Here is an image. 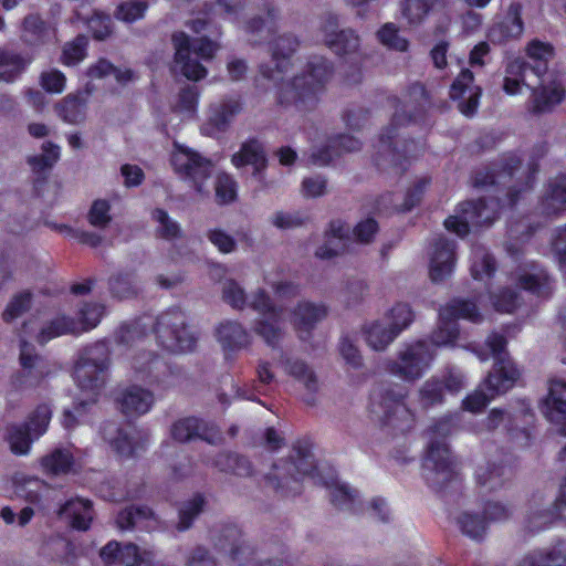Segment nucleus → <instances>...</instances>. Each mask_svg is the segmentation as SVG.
Segmentation results:
<instances>
[{
	"instance_id": "1",
	"label": "nucleus",
	"mask_w": 566,
	"mask_h": 566,
	"mask_svg": "<svg viewBox=\"0 0 566 566\" xmlns=\"http://www.w3.org/2000/svg\"><path fill=\"white\" fill-rule=\"evenodd\" d=\"M486 345L495 358V365L480 388L463 400L464 409L472 412L483 410L491 399L512 388L520 377V370L507 357L504 336L494 333L489 336Z\"/></svg>"
},
{
	"instance_id": "2",
	"label": "nucleus",
	"mask_w": 566,
	"mask_h": 566,
	"mask_svg": "<svg viewBox=\"0 0 566 566\" xmlns=\"http://www.w3.org/2000/svg\"><path fill=\"white\" fill-rule=\"evenodd\" d=\"M332 75V67L324 57H314L303 75L283 83L279 92V103L294 106L300 112L315 108L318 93Z\"/></svg>"
},
{
	"instance_id": "3",
	"label": "nucleus",
	"mask_w": 566,
	"mask_h": 566,
	"mask_svg": "<svg viewBox=\"0 0 566 566\" xmlns=\"http://www.w3.org/2000/svg\"><path fill=\"white\" fill-rule=\"evenodd\" d=\"M171 41L175 49V66L179 72L195 82L206 77V67L196 59H192L191 54L195 53L202 60H211L219 46L206 38L190 41L185 32H175Z\"/></svg>"
},
{
	"instance_id": "4",
	"label": "nucleus",
	"mask_w": 566,
	"mask_h": 566,
	"mask_svg": "<svg viewBox=\"0 0 566 566\" xmlns=\"http://www.w3.org/2000/svg\"><path fill=\"white\" fill-rule=\"evenodd\" d=\"M108 358L103 346L88 350L74 369V378L82 391L87 392L88 398L81 401L75 411L82 415V410L90 403L95 402V397L105 384Z\"/></svg>"
},
{
	"instance_id": "5",
	"label": "nucleus",
	"mask_w": 566,
	"mask_h": 566,
	"mask_svg": "<svg viewBox=\"0 0 566 566\" xmlns=\"http://www.w3.org/2000/svg\"><path fill=\"white\" fill-rule=\"evenodd\" d=\"M390 104L395 108V115L391 120L390 127H387L385 132H382L379 136L377 143V150L374 156L375 164L378 168L382 170L394 169L398 171L399 166L401 165L402 154L406 155L409 153V147L413 146V143H408L406 140L396 142L395 148H392V138L391 135L394 127L397 125L402 126L411 119V116L407 117L405 114H400V109L402 113L406 112L407 108H410L409 101H405L403 105L400 107V102L398 98L392 97L389 99Z\"/></svg>"
},
{
	"instance_id": "6",
	"label": "nucleus",
	"mask_w": 566,
	"mask_h": 566,
	"mask_svg": "<svg viewBox=\"0 0 566 566\" xmlns=\"http://www.w3.org/2000/svg\"><path fill=\"white\" fill-rule=\"evenodd\" d=\"M436 355L434 348L427 340L406 344L397 354L396 359L388 360L387 370L407 381L419 379L430 366Z\"/></svg>"
},
{
	"instance_id": "7",
	"label": "nucleus",
	"mask_w": 566,
	"mask_h": 566,
	"mask_svg": "<svg viewBox=\"0 0 566 566\" xmlns=\"http://www.w3.org/2000/svg\"><path fill=\"white\" fill-rule=\"evenodd\" d=\"M247 305L262 316L255 321L253 332L269 346L276 347L284 336L281 326L284 315L283 307L275 305L263 289H258Z\"/></svg>"
},
{
	"instance_id": "8",
	"label": "nucleus",
	"mask_w": 566,
	"mask_h": 566,
	"mask_svg": "<svg viewBox=\"0 0 566 566\" xmlns=\"http://www.w3.org/2000/svg\"><path fill=\"white\" fill-rule=\"evenodd\" d=\"M500 209L497 198L480 199L465 201L460 206V216L449 217L444 221V226L449 231L454 232L459 237L469 233L471 227H488L496 218Z\"/></svg>"
},
{
	"instance_id": "9",
	"label": "nucleus",
	"mask_w": 566,
	"mask_h": 566,
	"mask_svg": "<svg viewBox=\"0 0 566 566\" xmlns=\"http://www.w3.org/2000/svg\"><path fill=\"white\" fill-rule=\"evenodd\" d=\"M159 344L170 352H189L196 346V336L187 328L184 313L178 310L163 313L156 322Z\"/></svg>"
},
{
	"instance_id": "10",
	"label": "nucleus",
	"mask_w": 566,
	"mask_h": 566,
	"mask_svg": "<svg viewBox=\"0 0 566 566\" xmlns=\"http://www.w3.org/2000/svg\"><path fill=\"white\" fill-rule=\"evenodd\" d=\"M440 321L438 328L432 333L431 339L428 340L432 348L442 345H452L459 335L457 318H465L478 323L481 315L474 303L454 300L440 311Z\"/></svg>"
},
{
	"instance_id": "11",
	"label": "nucleus",
	"mask_w": 566,
	"mask_h": 566,
	"mask_svg": "<svg viewBox=\"0 0 566 566\" xmlns=\"http://www.w3.org/2000/svg\"><path fill=\"white\" fill-rule=\"evenodd\" d=\"M455 462L444 441H430L423 460V472L427 482L433 489H441L451 482L455 475Z\"/></svg>"
},
{
	"instance_id": "12",
	"label": "nucleus",
	"mask_w": 566,
	"mask_h": 566,
	"mask_svg": "<svg viewBox=\"0 0 566 566\" xmlns=\"http://www.w3.org/2000/svg\"><path fill=\"white\" fill-rule=\"evenodd\" d=\"M171 165L179 176L193 182L198 192L203 191L202 182L210 177L212 171V164L209 159L187 147L175 145Z\"/></svg>"
},
{
	"instance_id": "13",
	"label": "nucleus",
	"mask_w": 566,
	"mask_h": 566,
	"mask_svg": "<svg viewBox=\"0 0 566 566\" xmlns=\"http://www.w3.org/2000/svg\"><path fill=\"white\" fill-rule=\"evenodd\" d=\"M170 436L179 443L203 440L218 444L222 441V434L214 424L192 416L176 420L170 427Z\"/></svg>"
},
{
	"instance_id": "14",
	"label": "nucleus",
	"mask_w": 566,
	"mask_h": 566,
	"mask_svg": "<svg viewBox=\"0 0 566 566\" xmlns=\"http://www.w3.org/2000/svg\"><path fill=\"white\" fill-rule=\"evenodd\" d=\"M296 458L286 462L282 468L276 467L273 476H269V482L275 490L291 489L297 491V481L301 476H311L315 470L314 459L307 450L295 449Z\"/></svg>"
},
{
	"instance_id": "15",
	"label": "nucleus",
	"mask_w": 566,
	"mask_h": 566,
	"mask_svg": "<svg viewBox=\"0 0 566 566\" xmlns=\"http://www.w3.org/2000/svg\"><path fill=\"white\" fill-rule=\"evenodd\" d=\"M535 86L528 103V109L533 114L552 112L565 97V88L553 74H547L534 82Z\"/></svg>"
},
{
	"instance_id": "16",
	"label": "nucleus",
	"mask_w": 566,
	"mask_h": 566,
	"mask_svg": "<svg viewBox=\"0 0 566 566\" xmlns=\"http://www.w3.org/2000/svg\"><path fill=\"white\" fill-rule=\"evenodd\" d=\"M30 324L31 321L25 322L22 326L21 333L20 361L23 370L18 377L20 387L38 386L50 373L46 361L36 355L34 348L23 339V335L28 334V327Z\"/></svg>"
},
{
	"instance_id": "17",
	"label": "nucleus",
	"mask_w": 566,
	"mask_h": 566,
	"mask_svg": "<svg viewBox=\"0 0 566 566\" xmlns=\"http://www.w3.org/2000/svg\"><path fill=\"white\" fill-rule=\"evenodd\" d=\"M429 274L433 282L449 277L455 264V244L442 237L433 240L429 251Z\"/></svg>"
},
{
	"instance_id": "18",
	"label": "nucleus",
	"mask_w": 566,
	"mask_h": 566,
	"mask_svg": "<svg viewBox=\"0 0 566 566\" xmlns=\"http://www.w3.org/2000/svg\"><path fill=\"white\" fill-rule=\"evenodd\" d=\"M380 407L387 426L398 432H406L413 426V415L403 402L402 392L386 391L381 398Z\"/></svg>"
},
{
	"instance_id": "19",
	"label": "nucleus",
	"mask_w": 566,
	"mask_h": 566,
	"mask_svg": "<svg viewBox=\"0 0 566 566\" xmlns=\"http://www.w3.org/2000/svg\"><path fill=\"white\" fill-rule=\"evenodd\" d=\"M323 41L338 55L355 53L359 48V38L352 29H339L336 18H328L321 29Z\"/></svg>"
},
{
	"instance_id": "20",
	"label": "nucleus",
	"mask_w": 566,
	"mask_h": 566,
	"mask_svg": "<svg viewBox=\"0 0 566 566\" xmlns=\"http://www.w3.org/2000/svg\"><path fill=\"white\" fill-rule=\"evenodd\" d=\"M481 93V87L473 85V73L470 70H463L450 88L451 98L462 99L459 109L465 116H472L476 112Z\"/></svg>"
},
{
	"instance_id": "21",
	"label": "nucleus",
	"mask_w": 566,
	"mask_h": 566,
	"mask_svg": "<svg viewBox=\"0 0 566 566\" xmlns=\"http://www.w3.org/2000/svg\"><path fill=\"white\" fill-rule=\"evenodd\" d=\"M101 557L106 566H149L148 556L139 554L134 544L120 546L111 542L101 551Z\"/></svg>"
},
{
	"instance_id": "22",
	"label": "nucleus",
	"mask_w": 566,
	"mask_h": 566,
	"mask_svg": "<svg viewBox=\"0 0 566 566\" xmlns=\"http://www.w3.org/2000/svg\"><path fill=\"white\" fill-rule=\"evenodd\" d=\"M116 401L124 415L140 416L150 410L154 403V395L151 391L134 385L122 390Z\"/></svg>"
},
{
	"instance_id": "23",
	"label": "nucleus",
	"mask_w": 566,
	"mask_h": 566,
	"mask_svg": "<svg viewBox=\"0 0 566 566\" xmlns=\"http://www.w3.org/2000/svg\"><path fill=\"white\" fill-rule=\"evenodd\" d=\"M521 11L522 6L518 2L511 3L503 21L490 29V40L494 43H504L520 38L524 30Z\"/></svg>"
},
{
	"instance_id": "24",
	"label": "nucleus",
	"mask_w": 566,
	"mask_h": 566,
	"mask_svg": "<svg viewBox=\"0 0 566 566\" xmlns=\"http://www.w3.org/2000/svg\"><path fill=\"white\" fill-rule=\"evenodd\" d=\"M326 314L327 311L324 305L304 301L300 302L293 310L291 322L300 338L304 339Z\"/></svg>"
},
{
	"instance_id": "25",
	"label": "nucleus",
	"mask_w": 566,
	"mask_h": 566,
	"mask_svg": "<svg viewBox=\"0 0 566 566\" xmlns=\"http://www.w3.org/2000/svg\"><path fill=\"white\" fill-rule=\"evenodd\" d=\"M360 149V142L352 136L340 135L329 138L327 144L314 150L311 154L310 160L313 165L325 166L328 165L334 157L343 153H350Z\"/></svg>"
},
{
	"instance_id": "26",
	"label": "nucleus",
	"mask_w": 566,
	"mask_h": 566,
	"mask_svg": "<svg viewBox=\"0 0 566 566\" xmlns=\"http://www.w3.org/2000/svg\"><path fill=\"white\" fill-rule=\"evenodd\" d=\"M297 46V39L291 34H283L274 39L271 43V52L275 70L262 66V74L269 78L276 80V74L282 73L286 69L289 59L296 51Z\"/></svg>"
},
{
	"instance_id": "27",
	"label": "nucleus",
	"mask_w": 566,
	"mask_h": 566,
	"mask_svg": "<svg viewBox=\"0 0 566 566\" xmlns=\"http://www.w3.org/2000/svg\"><path fill=\"white\" fill-rule=\"evenodd\" d=\"M93 509L88 500L72 499L67 501L59 510V516L67 521V523L81 531H86L93 520Z\"/></svg>"
},
{
	"instance_id": "28",
	"label": "nucleus",
	"mask_w": 566,
	"mask_h": 566,
	"mask_svg": "<svg viewBox=\"0 0 566 566\" xmlns=\"http://www.w3.org/2000/svg\"><path fill=\"white\" fill-rule=\"evenodd\" d=\"M90 94L91 90L88 87L83 92L71 93L55 105V111L67 123H81L85 117V107Z\"/></svg>"
},
{
	"instance_id": "29",
	"label": "nucleus",
	"mask_w": 566,
	"mask_h": 566,
	"mask_svg": "<svg viewBox=\"0 0 566 566\" xmlns=\"http://www.w3.org/2000/svg\"><path fill=\"white\" fill-rule=\"evenodd\" d=\"M539 208L546 216L557 214L566 209V175H559L548 182Z\"/></svg>"
},
{
	"instance_id": "30",
	"label": "nucleus",
	"mask_w": 566,
	"mask_h": 566,
	"mask_svg": "<svg viewBox=\"0 0 566 566\" xmlns=\"http://www.w3.org/2000/svg\"><path fill=\"white\" fill-rule=\"evenodd\" d=\"M363 335L366 344L376 352H384L398 337L381 317L365 324Z\"/></svg>"
},
{
	"instance_id": "31",
	"label": "nucleus",
	"mask_w": 566,
	"mask_h": 566,
	"mask_svg": "<svg viewBox=\"0 0 566 566\" xmlns=\"http://www.w3.org/2000/svg\"><path fill=\"white\" fill-rule=\"evenodd\" d=\"M526 54L533 61L528 64V71L537 78L549 74L548 62L554 57V48L548 42L532 40L526 46Z\"/></svg>"
},
{
	"instance_id": "32",
	"label": "nucleus",
	"mask_w": 566,
	"mask_h": 566,
	"mask_svg": "<svg viewBox=\"0 0 566 566\" xmlns=\"http://www.w3.org/2000/svg\"><path fill=\"white\" fill-rule=\"evenodd\" d=\"M232 164L240 168L252 166L254 174H260L266 167L265 153L258 140L244 143L240 150L232 156Z\"/></svg>"
},
{
	"instance_id": "33",
	"label": "nucleus",
	"mask_w": 566,
	"mask_h": 566,
	"mask_svg": "<svg viewBox=\"0 0 566 566\" xmlns=\"http://www.w3.org/2000/svg\"><path fill=\"white\" fill-rule=\"evenodd\" d=\"M563 409H566V381L556 378L551 379L543 412L548 420H560L564 418Z\"/></svg>"
},
{
	"instance_id": "34",
	"label": "nucleus",
	"mask_w": 566,
	"mask_h": 566,
	"mask_svg": "<svg viewBox=\"0 0 566 566\" xmlns=\"http://www.w3.org/2000/svg\"><path fill=\"white\" fill-rule=\"evenodd\" d=\"M219 342L226 349L234 350L247 347L251 343V336L238 322L221 323L217 329Z\"/></svg>"
},
{
	"instance_id": "35",
	"label": "nucleus",
	"mask_w": 566,
	"mask_h": 566,
	"mask_svg": "<svg viewBox=\"0 0 566 566\" xmlns=\"http://www.w3.org/2000/svg\"><path fill=\"white\" fill-rule=\"evenodd\" d=\"M40 465L46 475H64L72 471L74 457L70 450L57 448L43 455Z\"/></svg>"
},
{
	"instance_id": "36",
	"label": "nucleus",
	"mask_w": 566,
	"mask_h": 566,
	"mask_svg": "<svg viewBox=\"0 0 566 566\" xmlns=\"http://www.w3.org/2000/svg\"><path fill=\"white\" fill-rule=\"evenodd\" d=\"M349 229L340 221L331 224V232L324 245L316 250V256L321 259H331L343 253L347 249Z\"/></svg>"
},
{
	"instance_id": "37",
	"label": "nucleus",
	"mask_w": 566,
	"mask_h": 566,
	"mask_svg": "<svg viewBox=\"0 0 566 566\" xmlns=\"http://www.w3.org/2000/svg\"><path fill=\"white\" fill-rule=\"evenodd\" d=\"M78 329L80 327L76 325L75 318L65 315H57L41 328L35 339L38 343L43 345L49 340L65 334L77 335Z\"/></svg>"
},
{
	"instance_id": "38",
	"label": "nucleus",
	"mask_w": 566,
	"mask_h": 566,
	"mask_svg": "<svg viewBox=\"0 0 566 566\" xmlns=\"http://www.w3.org/2000/svg\"><path fill=\"white\" fill-rule=\"evenodd\" d=\"M528 64L521 61L514 60L506 66V76L504 78L503 88L507 94H515L520 90V85L523 84L527 87L535 86V83L530 81Z\"/></svg>"
},
{
	"instance_id": "39",
	"label": "nucleus",
	"mask_w": 566,
	"mask_h": 566,
	"mask_svg": "<svg viewBox=\"0 0 566 566\" xmlns=\"http://www.w3.org/2000/svg\"><path fill=\"white\" fill-rule=\"evenodd\" d=\"M241 111V103L238 98H227L211 108L209 123L218 130H224L232 118Z\"/></svg>"
},
{
	"instance_id": "40",
	"label": "nucleus",
	"mask_w": 566,
	"mask_h": 566,
	"mask_svg": "<svg viewBox=\"0 0 566 566\" xmlns=\"http://www.w3.org/2000/svg\"><path fill=\"white\" fill-rule=\"evenodd\" d=\"M381 318L398 336L408 328L415 319V313L408 303L399 302L392 305Z\"/></svg>"
},
{
	"instance_id": "41",
	"label": "nucleus",
	"mask_w": 566,
	"mask_h": 566,
	"mask_svg": "<svg viewBox=\"0 0 566 566\" xmlns=\"http://www.w3.org/2000/svg\"><path fill=\"white\" fill-rule=\"evenodd\" d=\"M518 282L522 289L539 296H547L552 290L548 274L537 268H534L532 272L521 274Z\"/></svg>"
},
{
	"instance_id": "42",
	"label": "nucleus",
	"mask_w": 566,
	"mask_h": 566,
	"mask_svg": "<svg viewBox=\"0 0 566 566\" xmlns=\"http://www.w3.org/2000/svg\"><path fill=\"white\" fill-rule=\"evenodd\" d=\"M214 464L221 471L238 476H250L252 474V465L250 461L235 453H220Z\"/></svg>"
},
{
	"instance_id": "43",
	"label": "nucleus",
	"mask_w": 566,
	"mask_h": 566,
	"mask_svg": "<svg viewBox=\"0 0 566 566\" xmlns=\"http://www.w3.org/2000/svg\"><path fill=\"white\" fill-rule=\"evenodd\" d=\"M566 557L558 548L536 551L525 556L518 566H564Z\"/></svg>"
},
{
	"instance_id": "44",
	"label": "nucleus",
	"mask_w": 566,
	"mask_h": 566,
	"mask_svg": "<svg viewBox=\"0 0 566 566\" xmlns=\"http://www.w3.org/2000/svg\"><path fill=\"white\" fill-rule=\"evenodd\" d=\"M133 273H117L109 279V291L114 297L129 298L138 293Z\"/></svg>"
},
{
	"instance_id": "45",
	"label": "nucleus",
	"mask_w": 566,
	"mask_h": 566,
	"mask_svg": "<svg viewBox=\"0 0 566 566\" xmlns=\"http://www.w3.org/2000/svg\"><path fill=\"white\" fill-rule=\"evenodd\" d=\"M439 3L440 0H405L401 10L409 23L417 24Z\"/></svg>"
},
{
	"instance_id": "46",
	"label": "nucleus",
	"mask_w": 566,
	"mask_h": 566,
	"mask_svg": "<svg viewBox=\"0 0 566 566\" xmlns=\"http://www.w3.org/2000/svg\"><path fill=\"white\" fill-rule=\"evenodd\" d=\"M103 315L104 306L102 304H83L77 312V318H75L76 325L80 327L78 334L96 327Z\"/></svg>"
},
{
	"instance_id": "47",
	"label": "nucleus",
	"mask_w": 566,
	"mask_h": 566,
	"mask_svg": "<svg viewBox=\"0 0 566 566\" xmlns=\"http://www.w3.org/2000/svg\"><path fill=\"white\" fill-rule=\"evenodd\" d=\"M31 431L28 426L13 424L8 428L7 440L10 450L18 455L29 453L31 448Z\"/></svg>"
},
{
	"instance_id": "48",
	"label": "nucleus",
	"mask_w": 566,
	"mask_h": 566,
	"mask_svg": "<svg viewBox=\"0 0 566 566\" xmlns=\"http://www.w3.org/2000/svg\"><path fill=\"white\" fill-rule=\"evenodd\" d=\"M285 368L289 375L300 381L310 392H315L318 389V379L305 363L295 360L287 363Z\"/></svg>"
},
{
	"instance_id": "49",
	"label": "nucleus",
	"mask_w": 566,
	"mask_h": 566,
	"mask_svg": "<svg viewBox=\"0 0 566 566\" xmlns=\"http://www.w3.org/2000/svg\"><path fill=\"white\" fill-rule=\"evenodd\" d=\"M25 62L12 52H0V80L13 81L24 69Z\"/></svg>"
},
{
	"instance_id": "50",
	"label": "nucleus",
	"mask_w": 566,
	"mask_h": 566,
	"mask_svg": "<svg viewBox=\"0 0 566 566\" xmlns=\"http://www.w3.org/2000/svg\"><path fill=\"white\" fill-rule=\"evenodd\" d=\"M31 292L23 291L21 293L15 294L8 303L7 307L2 313L3 321L7 323L14 321L15 318L20 317L22 314L28 312L31 308Z\"/></svg>"
},
{
	"instance_id": "51",
	"label": "nucleus",
	"mask_w": 566,
	"mask_h": 566,
	"mask_svg": "<svg viewBox=\"0 0 566 566\" xmlns=\"http://www.w3.org/2000/svg\"><path fill=\"white\" fill-rule=\"evenodd\" d=\"M462 533L473 539H481L486 532V522L476 514L464 512L458 517Z\"/></svg>"
},
{
	"instance_id": "52",
	"label": "nucleus",
	"mask_w": 566,
	"mask_h": 566,
	"mask_svg": "<svg viewBox=\"0 0 566 566\" xmlns=\"http://www.w3.org/2000/svg\"><path fill=\"white\" fill-rule=\"evenodd\" d=\"M222 300L231 307L243 310L247 306L244 289L234 280L228 279L222 283Z\"/></svg>"
},
{
	"instance_id": "53",
	"label": "nucleus",
	"mask_w": 566,
	"mask_h": 566,
	"mask_svg": "<svg viewBox=\"0 0 566 566\" xmlns=\"http://www.w3.org/2000/svg\"><path fill=\"white\" fill-rule=\"evenodd\" d=\"M495 271L494 259L484 251L482 248H476L473 251V263L471 272L474 279L482 280L489 277Z\"/></svg>"
},
{
	"instance_id": "54",
	"label": "nucleus",
	"mask_w": 566,
	"mask_h": 566,
	"mask_svg": "<svg viewBox=\"0 0 566 566\" xmlns=\"http://www.w3.org/2000/svg\"><path fill=\"white\" fill-rule=\"evenodd\" d=\"M51 417L50 406L41 403L30 413L27 426L35 437H40L46 431Z\"/></svg>"
},
{
	"instance_id": "55",
	"label": "nucleus",
	"mask_w": 566,
	"mask_h": 566,
	"mask_svg": "<svg viewBox=\"0 0 566 566\" xmlns=\"http://www.w3.org/2000/svg\"><path fill=\"white\" fill-rule=\"evenodd\" d=\"M338 352L345 361L347 370H358L363 367V356L358 347L349 337H342L338 345Z\"/></svg>"
},
{
	"instance_id": "56",
	"label": "nucleus",
	"mask_w": 566,
	"mask_h": 566,
	"mask_svg": "<svg viewBox=\"0 0 566 566\" xmlns=\"http://www.w3.org/2000/svg\"><path fill=\"white\" fill-rule=\"evenodd\" d=\"M240 538V531L235 526H229L223 530L216 545L219 549L229 553L233 560H237L239 553L242 551Z\"/></svg>"
},
{
	"instance_id": "57",
	"label": "nucleus",
	"mask_w": 566,
	"mask_h": 566,
	"mask_svg": "<svg viewBox=\"0 0 566 566\" xmlns=\"http://www.w3.org/2000/svg\"><path fill=\"white\" fill-rule=\"evenodd\" d=\"M521 161L517 157L511 156L502 166L501 170L488 172L484 179L476 178L478 185H494L505 182L513 177L514 171L520 167Z\"/></svg>"
},
{
	"instance_id": "58",
	"label": "nucleus",
	"mask_w": 566,
	"mask_h": 566,
	"mask_svg": "<svg viewBox=\"0 0 566 566\" xmlns=\"http://www.w3.org/2000/svg\"><path fill=\"white\" fill-rule=\"evenodd\" d=\"M504 470L495 465L480 467L476 471V482L480 486L495 490L504 483Z\"/></svg>"
},
{
	"instance_id": "59",
	"label": "nucleus",
	"mask_w": 566,
	"mask_h": 566,
	"mask_svg": "<svg viewBox=\"0 0 566 566\" xmlns=\"http://www.w3.org/2000/svg\"><path fill=\"white\" fill-rule=\"evenodd\" d=\"M153 218L158 223L157 233L160 238L171 240L180 235L179 224L170 219L166 211L156 209L153 212Z\"/></svg>"
},
{
	"instance_id": "60",
	"label": "nucleus",
	"mask_w": 566,
	"mask_h": 566,
	"mask_svg": "<svg viewBox=\"0 0 566 566\" xmlns=\"http://www.w3.org/2000/svg\"><path fill=\"white\" fill-rule=\"evenodd\" d=\"M147 7V3L144 1L128 0L118 6L115 17L120 21L130 23L142 19Z\"/></svg>"
},
{
	"instance_id": "61",
	"label": "nucleus",
	"mask_w": 566,
	"mask_h": 566,
	"mask_svg": "<svg viewBox=\"0 0 566 566\" xmlns=\"http://www.w3.org/2000/svg\"><path fill=\"white\" fill-rule=\"evenodd\" d=\"M48 31L44 21L36 14H29L23 20V39L27 42L41 41Z\"/></svg>"
},
{
	"instance_id": "62",
	"label": "nucleus",
	"mask_w": 566,
	"mask_h": 566,
	"mask_svg": "<svg viewBox=\"0 0 566 566\" xmlns=\"http://www.w3.org/2000/svg\"><path fill=\"white\" fill-rule=\"evenodd\" d=\"M109 210L111 206L106 200H95L87 213L90 224L99 229L106 228L112 221Z\"/></svg>"
},
{
	"instance_id": "63",
	"label": "nucleus",
	"mask_w": 566,
	"mask_h": 566,
	"mask_svg": "<svg viewBox=\"0 0 566 566\" xmlns=\"http://www.w3.org/2000/svg\"><path fill=\"white\" fill-rule=\"evenodd\" d=\"M216 197L220 203H228L237 197V184L228 174H219L214 184Z\"/></svg>"
},
{
	"instance_id": "64",
	"label": "nucleus",
	"mask_w": 566,
	"mask_h": 566,
	"mask_svg": "<svg viewBox=\"0 0 566 566\" xmlns=\"http://www.w3.org/2000/svg\"><path fill=\"white\" fill-rule=\"evenodd\" d=\"M197 101L198 92L196 87L187 86L179 92L177 101L174 104V111L190 117L196 111Z\"/></svg>"
}]
</instances>
